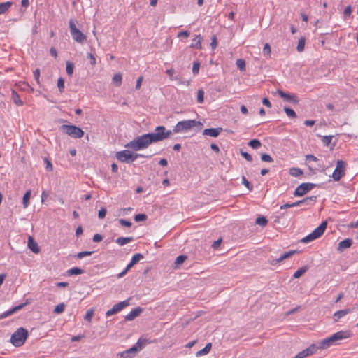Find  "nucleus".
<instances>
[{
    "label": "nucleus",
    "mask_w": 358,
    "mask_h": 358,
    "mask_svg": "<svg viewBox=\"0 0 358 358\" xmlns=\"http://www.w3.org/2000/svg\"><path fill=\"white\" fill-rule=\"evenodd\" d=\"M202 123L194 120H188L178 122L173 127V131L166 130L164 126H157L154 132L148 133L134 138L127 143L124 147L133 151L145 150L154 143L162 141L168 138L173 133L187 132L194 127L199 130L202 128Z\"/></svg>",
    "instance_id": "1"
},
{
    "label": "nucleus",
    "mask_w": 358,
    "mask_h": 358,
    "mask_svg": "<svg viewBox=\"0 0 358 358\" xmlns=\"http://www.w3.org/2000/svg\"><path fill=\"white\" fill-rule=\"evenodd\" d=\"M352 336V333L350 331H340L334 334L330 337L324 338L319 342V348L320 350H325L329 347L335 345H338L339 341L343 339H346Z\"/></svg>",
    "instance_id": "2"
},
{
    "label": "nucleus",
    "mask_w": 358,
    "mask_h": 358,
    "mask_svg": "<svg viewBox=\"0 0 358 358\" xmlns=\"http://www.w3.org/2000/svg\"><path fill=\"white\" fill-rule=\"evenodd\" d=\"M147 343L148 341L146 339L141 338L131 348L118 353L117 357L119 358H131L134 357L138 352L141 350Z\"/></svg>",
    "instance_id": "3"
},
{
    "label": "nucleus",
    "mask_w": 358,
    "mask_h": 358,
    "mask_svg": "<svg viewBox=\"0 0 358 358\" xmlns=\"http://www.w3.org/2000/svg\"><path fill=\"white\" fill-rule=\"evenodd\" d=\"M115 157L117 159L121 162L131 163L134 162L138 157H146L147 156L142 154L132 152L129 150H124L117 152Z\"/></svg>",
    "instance_id": "4"
},
{
    "label": "nucleus",
    "mask_w": 358,
    "mask_h": 358,
    "mask_svg": "<svg viewBox=\"0 0 358 358\" xmlns=\"http://www.w3.org/2000/svg\"><path fill=\"white\" fill-rule=\"evenodd\" d=\"M28 337V331L23 328H18L11 336L10 343L15 347H20L25 343Z\"/></svg>",
    "instance_id": "5"
},
{
    "label": "nucleus",
    "mask_w": 358,
    "mask_h": 358,
    "mask_svg": "<svg viewBox=\"0 0 358 358\" xmlns=\"http://www.w3.org/2000/svg\"><path fill=\"white\" fill-rule=\"evenodd\" d=\"M60 131L75 138L83 136L84 131L78 127L71 124H63L59 128Z\"/></svg>",
    "instance_id": "6"
},
{
    "label": "nucleus",
    "mask_w": 358,
    "mask_h": 358,
    "mask_svg": "<svg viewBox=\"0 0 358 358\" xmlns=\"http://www.w3.org/2000/svg\"><path fill=\"white\" fill-rule=\"evenodd\" d=\"M327 227V221L322 222L312 233L302 238L301 242L307 243L318 238L324 234Z\"/></svg>",
    "instance_id": "7"
},
{
    "label": "nucleus",
    "mask_w": 358,
    "mask_h": 358,
    "mask_svg": "<svg viewBox=\"0 0 358 358\" xmlns=\"http://www.w3.org/2000/svg\"><path fill=\"white\" fill-rule=\"evenodd\" d=\"M69 29L73 39L76 42L83 43L86 41L87 36L76 27V23L73 20L69 21Z\"/></svg>",
    "instance_id": "8"
},
{
    "label": "nucleus",
    "mask_w": 358,
    "mask_h": 358,
    "mask_svg": "<svg viewBox=\"0 0 358 358\" xmlns=\"http://www.w3.org/2000/svg\"><path fill=\"white\" fill-rule=\"evenodd\" d=\"M346 162L343 160L336 162V166L332 173V178L334 181H339L345 174Z\"/></svg>",
    "instance_id": "9"
},
{
    "label": "nucleus",
    "mask_w": 358,
    "mask_h": 358,
    "mask_svg": "<svg viewBox=\"0 0 358 358\" xmlns=\"http://www.w3.org/2000/svg\"><path fill=\"white\" fill-rule=\"evenodd\" d=\"M315 186L316 185L314 183H302L296 187L294 192V195L296 196H302L313 189Z\"/></svg>",
    "instance_id": "10"
},
{
    "label": "nucleus",
    "mask_w": 358,
    "mask_h": 358,
    "mask_svg": "<svg viewBox=\"0 0 358 358\" xmlns=\"http://www.w3.org/2000/svg\"><path fill=\"white\" fill-rule=\"evenodd\" d=\"M129 300L130 299H128L127 300H124L123 301H120L116 304H115L111 309L108 310L106 313V317H110L114 314L117 313L120 310H122L125 307L128 306L129 305Z\"/></svg>",
    "instance_id": "11"
},
{
    "label": "nucleus",
    "mask_w": 358,
    "mask_h": 358,
    "mask_svg": "<svg viewBox=\"0 0 358 358\" xmlns=\"http://www.w3.org/2000/svg\"><path fill=\"white\" fill-rule=\"evenodd\" d=\"M278 93L281 98L284 99L285 101L288 102L298 103L299 101L297 96L294 94H289L283 92L281 90H278Z\"/></svg>",
    "instance_id": "12"
},
{
    "label": "nucleus",
    "mask_w": 358,
    "mask_h": 358,
    "mask_svg": "<svg viewBox=\"0 0 358 358\" xmlns=\"http://www.w3.org/2000/svg\"><path fill=\"white\" fill-rule=\"evenodd\" d=\"M143 311V308L141 307H136L134 308L129 314H127L124 319L127 321H132L134 320L136 317L139 316L141 313H142Z\"/></svg>",
    "instance_id": "13"
},
{
    "label": "nucleus",
    "mask_w": 358,
    "mask_h": 358,
    "mask_svg": "<svg viewBox=\"0 0 358 358\" xmlns=\"http://www.w3.org/2000/svg\"><path fill=\"white\" fill-rule=\"evenodd\" d=\"M222 130L223 129L222 127L206 129L203 130V134L211 137H217L220 135Z\"/></svg>",
    "instance_id": "14"
},
{
    "label": "nucleus",
    "mask_w": 358,
    "mask_h": 358,
    "mask_svg": "<svg viewBox=\"0 0 358 358\" xmlns=\"http://www.w3.org/2000/svg\"><path fill=\"white\" fill-rule=\"evenodd\" d=\"M25 305H26V303H21L18 306H16L12 308L11 309H10L7 311H5L4 313H3L2 314L0 315V319L1 320L4 319V318L11 315L12 314L21 310Z\"/></svg>",
    "instance_id": "15"
},
{
    "label": "nucleus",
    "mask_w": 358,
    "mask_h": 358,
    "mask_svg": "<svg viewBox=\"0 0 358 358\" xmlns=\"http://www.w3.org/2000/svg\"><path fill=\"white\" fill-rule=\"evenodd\" d=\"M295 250L289 251L287 252H285L284 254L281 255L278 258L272 259L271 261V264L273 266L277 265L278 263L281 262L284 259L291 257L294 253H295Z\"/></svg>",
    "instance_id": "16"
},
{
    "label": "nucleus",
    "mask_w": 358,
    "mask_h": 358,
    "mask_svg": "<svg viewBox=\"0 0 358 358\" xmlns=\"http://www.w3.org/2000/svg\"><path fill=\"white\" fill-rule=\"evenodd\" d=\"M352 244V240L350 239V238H345L343 241H341L339 243H338V248L337 250L339 251V252H343L345 249H347L348 248H350Z\"/></svg>",
    "instance_id": "17"
},
{
    "label": "nucleus",
    "mask_w": 358,
    "mask_h": 358,
    "mask_svg": "<svg viewBox=\"0 0 358 358\" xmlns=\"http://www.w3.org/2000/svg\"><path fill=\"white\" fill-rule=\"evenodd\" d=\"M28 247L33 252L36 254L40 252V248L38 245V243L31 236H29L28 238Z\"/></svg>",
    "instance_id": "18"
},
{
    "label": "nucleus",
    "mask_w": 358,
    "mask_h": 358,
    "mask_svg": "<svg viewBox=\"0 0 358 358\" xmlns=\"http://www.w3.org/2000/svg\"><path fill=\"white\" fill-rule=\"evenodd\" d=\"M203 38L201 36V35H196L192 40V43L190 45L192 48H196L198 50H201L202 48L201 46V41Z\"/></svg>",
    "instance_id": "19"
},
{
    "label": "nucleus",
    "mask_w": 358,
    "mask_h": 358,
    "mask_svg": "<svg viewBox=\"0 0 358 358\" xmlns=\"http://www.w3.org/2000/svg\"><path fill=\"white\" fill-rule=\"evenodd\" d=\"M11 99H12L13 101L14 102V103L16 104L17 106H23L24 103L21 100L20 95L14 90H12V92H11Z\"/></svg>",
    "instance_id": "20"
},
{
    "label": "nucleus",
    "mask_w": 358,
    "mask_h": 358,
    "mask_svg": "<svg viewBox=\"0 0 358 358\" xmlns=\"http://www.w3.org/2000/svg\"><path fill=\"white\" fill-rule=\"evenodd\" d=\"M351 310L348 308L345 310H340L334 313V316L336 317L335 322H337L340 318L344 317L347 314L350 313Z\"/></svg>",
    "instance_id": "21"
},
{
    "label": "nucleus",
    "mask_w": 358,
    "mask_h": 358,
    "mask_svg": "<svg viewBox=\"0 0 358 358\" xmlns=\"http://www.w3.org/2000/svg\"><path fill=\"white\" fill-rule=\"evenodd\" d=\"M133 241V237H119L115 240V243L120 245H126Z\"/></svg>",
    "instance_id": "22"
},
{
    "label": "nucleus",
    "mask_w": 358,
    "mask_h": 358,
    "mask_svg": "<svg viewBox=\"0 0 358 358\" xmlns=\"http://www.w3.org/2000/svg\"><path fill=\"white\" fill-rule=\"evenodd\" d=\"M317 350H320V348H319V342L317 344H311L308 348H306V353H308V356L315 353Z\"/></svg>",
    "instance_id": "23"
},
{
    "label": "nucleus",
    "mask_w": 358,
    "mask_h": 358,
    "mask_svg": "<svg viewBox=\"0 0 358 358\" xmlns=\"http://www.w3.org/2000/svg\"><path fill=\"white\" fill-rule=\"evenodd\" d=\"M122 75L120 73H115L113 77V83L117 87L122 85Z\"/></svg>",
    "instance_id": "24"
},
{
    "label": "nucleus",
    "mask_w": 358,
    "mask_h": 358,
    "mask_svg": "<svg viewBox=\"0 0 358 358\" xmlns=\"http://www.w3.org/2000/svg\"><path fill=\"white\" fill-rule=\"evenodd\" d=\"M308 268L307 266H303L299 268L293 275L294 278H299L302 276L307 271Z\"/></svg>",
    "instance_id": "25"
},
{
    "label": "nucleus",
    "mask_w": 358,
    "mask_h": 358,
    "mask_svg": "<svg viewBox=\"0 0 358 358\" xmlns=\"http://www.w3.org/2000/svg\"><path fill=\"white\" fill-rule=\"evenodd\" d=\"M12 6V2L7 1L0 3V15L5 13Z\"/></svg>",
    "instance_id": "26"
},
{
    "label": "nucleus",
    "mask_w": 358,
    "mask_h": 358,
    "mask_svg": "<svg viewBox=\"0 0 358 358\" xmlns=\"http://www.w3.org/2000/svg\"><path fill=\"white\" fill-rule=\"evenodd\" d=\"M31 196V190H28L24 194L22 199V204L24 208H27L29 205V199Z\"/></svg>",
    "instance_id": "27"
},
{
    "label": "nucleus",
    "mask_w": 358,
    "mask_h": 358,
    "mask_svg": "<svg viewBox=\"0 0 358 358\" xmlns=\"http://www.w3.org/2000/svg\"><path fill=\"white\" fill-rule=\"evenodd\" d=\"M316 196H311L304 198L302 201H303V204L311 206L316 201Z\"/></svg>",
    "instance_id": "28"
},
{
    "label": "nucleus",
    "mask_w": 358,
    "mask_h": 358,
    "mask_svg": "<svg viewBox=\"0 0 358 358\" xmlns=\"http://www.w3.org/2000/svg\"><path fill=\"white\" fill-rule=\"evenodd\" d=\"M84 273V271L81 268L74 267L67 271V273L69 275H80Z\"/></svg>",
    "instance_id": "29"
},
{
    "label": "nucleus",
    "mask_w": 358,
    "mask_h": 358,
    "mask_svg": "<svg viewBox=\"0 0 358 358\" xmlns=\"http://www.w3.org/2000/svg\"><path fill=\"white\" fill-rule=\"evenodd\" d=\"M248 145L253 149H258L262 144L258 139H252L248 143Z\"/></svg>",
    "instance_id": "30"
},
{
    "label": "nucleus",
    "mask_w": 358,
    "mask_h": 358,
    "mask_svg": "<svg viewBox=\"0 0 358 358\" xmlns=\"http://www.w3.org/2000/svg\"><path fill=\"white\" fill-rule=\"evenodd\" d=\"M305 38L304 37H301L298 41V45H297V47H296V50L298 52H301L304 50V48H305Z\"/></svg>",
    "instance_id": "31"
},
{
    "label": "nucleus",
    "mask_w": 358,
    "mask_h": 358,
    "mask_svg": "<svg viewBox=\"0 0 358 358\" xmlns=\"http://www.w3.org/2000/svg\"><path fill=\"white\" fill-rule=\"evenodd\" d=\"M289 174L294 177H299L303 175V171L299 168H291L289 169Z\"/></svg>",
    "instance_id": "32"
},
{
    "label": "nucleus",
    "mask_w": 358,
    "mask_h": 358,
    "mask_svg": "<svg viewBox=\"0 0 358 358\" xmlns=\"http://www.w3.org/2000/svg\"><path fill=\"white\" fill-rule=\"evenodd\" d=\"M64 309L65 304L64 303H61L55 307L53 313L55 314H61L64 311Z\"/></svg>",
    "instance_id": "33"
},
{
    "label": "nucleus",
    "mask_w": 358,
    "mask_h": 358,
    "mask_svg": "<svg viewBox=\"0 0 358 358\" xmlns=\"http://www.w3.org/2000/svg\"><path fill=\"white\" fill-rule=\"evenodd\" d=\"M255 223L262 227H265L268 223V220L265 217L262 216L256 219Z\"/></svg>",
    "instance_id": "34"
},
{
    "label": "nucleus",
    "mask_w": 358,
    "mask_h": 358,
    "mask_svg": "<svg viewBox=\"0 0 358 358\" xmlns=\"http://www.w3.org/2000/svg\"><path fill=\"white\" fill-rule=\"evenodd\" d=\"M283 110H284V111L285 112V113L287 114V115L288 117H289L291 118H296V113L292 108H288V107H285Z\"/></svg>",
    "instance_id": "35"
},
{
    "label": "nucleus",
    "mask_w": 358,
    "mask_h": 358,
    "mask_svg": "<svg viewBox=\"0 0 358 358\" xmlns=\"http://www.w3.org/2000/svg\"><path fill=\"white\" fill-rule=\"evenodd\" d=\"M204 101V91L203 89H199L197 91V102L202 103Z\"/></svg>",
    "instance_id": "36"
},
{
    "label": "nucleus",
    "mask_w": 358,
    "mask_h": 358,
    "mask_svg": "<svg viewBox=\"0 0 358 358\" xmlns=\"http://www.w3.org/2000/svg\"><path fill=\"white\" fill-rule=\"evenodd\" d=\"M236 64L237 66V68L239 69L241 71H244L245 69V62L243 59H238L236 62Z\"/></svg>",
    "instance_id": "37"
},
{
    "label": "nucleus",
    "mask_w": 358,
    "mask_h": 358,
    "mask_svg": "<svg viewBox=\"0 0 358 358\" xmlns=\"http://www.w3.org/2000/svg\"><path fill=\"white\" fill-rule=\"evenodd\" d=\"M74 66L71 62H66V71L68 75L71 76L73 73Z\"/></svg>",
    "instance_id": "38"
},
{
    "label": "nucleus",
    "mask_w": 358,
    "mask_h": 358,
    "mask_svg": "<svg viewBox=\"0 0 358 358\" xmlns=\"http://www.w3.org/2000/svg\"><path fill=\"white\" fill-rule=\"evenodd\" d=\"M263 54L267 57H271V46L268 43H265L263 48Z\"/></svg>",
    "instance_id": "39"
},
{
    "label": "nucleus",
    "mask_w": 358,
    "mask_h": 358,
    "mask_svg": "<svg viewBox=\"0 0 358 358\" xmlns=\"http://www.w3.org/2000/svg\"><path fill=\"white\" fill-rule=\"evenodd\" d=\"M64 79L62 77L59 78L57 80V87L61 93L64 91Z\"/></svg>",
    "instance_id": "40"
},
{
    "label": "nucleus",
    "mask_w": 358,
    "mask_h": 358,
    "mask_svg": "<svg viewBox=\"0 0 358 358\" xmlns=\"http://www.w3.org/2000/svg\"><path fill=\"white\" fill-rule=\"evenodd\" d=\"M94 309L93 308H90L89 310H87V313H86V315L85 316V320L88 321V322H91L92 321V318L94 315Z\"/></svg>",
    "instance_id": "41"
},
{
    "label": "nucleus",
    "mask_w": 358,
    "mask_h": 358,
    "mask_svg": "<svg viewBox=\"0 0 358 358\" xmlns=\"http://www.w3.org/2000/svg\"><path fill=\"white\" fill-rule=\"evenodd\" d=\"M187 259V256L184 255H179L176 257L175 264L176 265H180L182 264Z\"/></svg>",
    "instance_id": "42"
},
{
    "label": "nucleus",
    "mask_w": 358,
    "mask_h": 358,
    "mask_svg": "<svg viewBox=\"0 0 358 358\" xmlns=\"http://www.w3.org/2000/svg\"><path fill=\"white\" fill-rule=\"evenodd\" d=\"M147 215L145 214H137L134 216V220L137 222L146 220Z\"/></svg>",
    "instance_id": "43"
},
{
    "label": "nucleus",
    "mask_w": 358,
    "mask_h": 358,
    "mask_svg": "<svg viewBox=\"0 0 358 358\" xmlns=\"http://www.w3.org/2000/svg\"><path fill=\"white\" fill-rule=\"evenodd\" d=\"M242 183L250 190L252 191L253 189L252 185L243 176H242Z\"/></svg>",
    "instance_id": "44"
},
{
    "label": "nucleus",
    "mask_w": 358,
    "mask_h": 358,
    "mask_svg": "<svg viewBox=\"0 0 358 358\" xmlns=\"http://www.w3.org/2000/svg\"><path fill=\"white\" fill-rule=\"evenodd\" d=\"M94 252L93 251H83L80 252L76 255V257L78 259H82L84 257L91 255Z\"/></svg>",
    "instance_id": "45"
},
{
    "label": "nucleus",
    "mask_w": 358,
    "mask_h": 358,
    "mask_svg": "<svg viewBox=\"0 0 358 358\" xmlns=\"http://www.w3.org/2000/svg\"><path fill=\"white\" fill-rule=\"evenodd\" d=\"M261 159L266 162H272L273 161L271 156L268 154L263 153L261 155Z\"/></svg>",
    "instance_id": "46"
},
{
    "label": "nucleus",
    "mask_w": 358,
    "mask_h": 358,
    "mask_svg": "<svg viewBox=\"0 0 358 358\" xmlns=\"http://www.w3.org/2000/svg\"><path fill=\"white\" fill-rule=\"evenodd\" d=\"M143 258V256L141 253H136L135 254L131 259V261L136 264H137L141 259Z\"/></svg>",
    "instance_id": "47"
},
{
    "label": "nucleus",
    "mask_w": 358,
    "mask_h": 358,
    "mask_svg": "<svg viewBox=\"0 0 358 358\" xmlns=\"http://www.w3.org/2000/svg\"><path fill=\"white\" fill-rule=\"evenodd\" d=\"M240 153L241 156L243 157L248 162H251L252 161V157L251 155H250L247 152H244L242 150H241Z\"/></svg>",
    "instance_id": "48"
},
{
    "label": "nucleus",
    "mask_w": 358,
    "mask_h": 358,
    "mask_svg": "<svg viewBox=\"0 0 358 358\" xmlns=\"http://www.w3.org/2000/svg\"><path fill=\"white\" fill-rule=\"evenodd\" d=\"M200 63L199 62H194L192 66V72L194 75L197 74L199 71Z\"/></svg>",
    "instance_id": "49"
},
{
    "label": "nucleus",
    "mask_w": 358,
    "mask_h": 358,
    "mask_svg": "<svg viewBox=\"0 0 358 358\" xmlns=\"http://www.w3.org/2000/svg\"><path fill=\"white\" fill-rule=\"evenodd\" d=\"M332 138H333L332 136H323V138H322L323 143L325 145L328 146L330 144Z\"/></svg>",
    "instance_id": "50"
},
{
    "label": "nucleus",
    "mask_w": 358,
    "mask_h": 358,
    "mask_svg": "<svg viewBox=\"0 0 358 358\" xmlns=\"http://www.w3.org/2000/svg\"><path fill=\"white\" fill-rule=\"evenodd\" d=\"M166 73H167V75L169 76V78H170L171 80H178V79L177 77L173 78L174 70H173V69H167V70L166 71Z\"/></svg>",
    "instance_id": "51"
},
{
    "label": "nucleus",
    "mask_w": 358,
    "mask_h": 358,
    "mask_svg": "<svg viewBox=\"0 0 358 358\" xmlns=\"http://www.w3.org/2000/svg\"><path fill=\"white\" fill-rule=\"evenodd\" d=\"M107 210L105 208H101L98 213V217L99 219H103L106 215Z\"/></svg>",
    "instance_id": "52"
},
{
    "label": "nucleus",
    "mask_w": 358,
    "mask_h": 358,
    "mask_svg": "<svg viewBox=\"0 0 358 358\" xmlns=\"http://www.w3.org/2000/svg\"><path fill=\"white\" fill-rule=\"evenodd\" d=\"M87 57L90 59L92 66H94L96 64V58L93 54L87 53Z\"/></svg>",
    "instance_id": "53"
},
{
    "label": "nucleus",
    "mask_w": 358,
    "mask_h": 358,
    "mask_svg": "<svg viewBox=\"0 0 358 358\" xmlns=\"http://www.w3.org/2000/svg\"><path fill=\"white\" fill-rule=\"evenodd\" d=\"M119 222L121 225L124 226V227H130L131 226V222H129V221H127L126 220H124V219H120L119 220Z\"/></svg>",
    "instance_id": "54"
},
{
    "label": "nucleus",
    "mask_w": 358,
    "mask_h": 358,
    "mask_svg": "<svg viewBox=\"0 0 358 358\" xmlns=\"http://www.w3.org/2000/svg\"><path fill=\"white\" fill-rule=\"evenodd\" d=\"M308 355L306 353V349L299 352L294 358H306Z\"/></svg>",
    "instance_id": "55"
},
{
    "label": "nucleus",
    "mask_w": 358,
    "mask_h": 358,
    "mask_svg": "<svg viewBox=\"0 0 358 358\" xmlns=\"http://www.w3.org/2000/svg\"><path fill=\"white\" fill-rule=\"evenodd\" d=\"M217 45V38L215 36H213L211 38L210 46L213 50H215L216 48Z\"/></svg>",
    "instance_id": "56"
},
{
    "label": "nucleus",
    "mask_w": 358,
    "mask_h": 358,
    "mask_svg": "<svg viewBox=\"0 0 358 358\" xmlns=\"http://www.w3.org/2000/svg\"><path fill=\"white\" fill-rule=\"evenodd\" d=\"M102 239H103V236L99 234H94L92 238V241L95 243H99V242L101 241Z\"/></svg>",
    "instance_id": "57"
},
{
    "label": "nucleus",
    "mask_w": 358,
    "mask_h": 358,
    "mask_svg": "<svg viewBox=\"0 0 358 358\" xmlns=\"http://www.w3.org/2000/svg\"><path fill=\"white\" fill-rule=\"evenodd\" d=\"M45 162L46 163V167H45L46 170L48 171H52V163L47 158H45Z\"/></svg>",
    "instance_id": "58"
},
{
    "label": "nucleus",
    "mask_w": 358,
    "mask_h": 358,
    "mask_svg": "<svg viewBox=\"0 0 358 358\" xmlns=\"http://www.w3.org/2000/svg\"><path fill=\"white\" fill-rule=\"evenodd\" d=\"M351 12H352L351 6H348L345 8V10L343 11V15L345 17L350 16L351 14Z\"/></svg>",
    "instance_id": "59"
},
{
    "label": "nucleus",
    "mask_w": 358,
    "mask_h": 358,
    "mask_svg": "<svg viewBox=\"0 0 358 358\" xmlns=\"http://www.w3.org/2000/svg\"><path fill=\"white\" fill-rule=\"evenodd\" d=\"M190 33L189 31H180L178 34V37H185V38H187L189 37Z\"/></svg>",
    "instance_id": "60"
},
{
    "label": "nucleus",
    "mask_w": 358,
    "mask_h": 358,
    "mask_svg": "<svg viewBox=\"0 0 358 358\" xmlns=\"http://www.w3.org/2000/svg\"><path fill=\"white\" fill-rule=\"evenodd\" d=\"M34 78L36 80L37 83H39L40 70L38 69H36L34 71Z\"/></svg>",
    "instance_id": "61"
},
{
    "label": "nucleus",
    "mask_w": 358,
    "mask_h": 358,
    "mask_svg": "<svg viewBox=\"0 0 358 358\" xmlns=\"http://www.w3.org/2000/svg\"><path fill=\"white\" fill-rule=\"evenodd\" d=\"M208 352L207 351L205 350V348H203V349L199 350L196 353V357H201V356H203V355H207Z\"/></svg>",
    "instance_id": "62"
},
{
    "label": "nucleus",
    "mask_w": 358,
    "mask_h": 358,
    "mask_svg": "<svg viewBox=\"0 0 358 358\" xmlns=\"http://www.w3.org/2000/svg\"><path fill=\"white\" fill-rule=\"evenodd\" d=\"M222 242V238H220L215 241L213 242V243L212 244V247L214 248V249H217L218 247L220 246V243Z\"/></svg>",
    "instance_id": "63"
},
{
    "label": "nucleus",
    "mask_w": 358,
    "mask_h": 358,
    "mask_svg": "<svg viewBox=\"0 0 358 358\" xmlns=\"http://www.w3.org/2000/svg\"><path fill=\"white\" fill-rule=\"evenodd\" d=\"M306 160H308L309 162L310 161H313V162L317 161V158L315 156L313 155H307L306 156Z\"/></svg>",
    "instance_id": "64"
}]
</instances>
